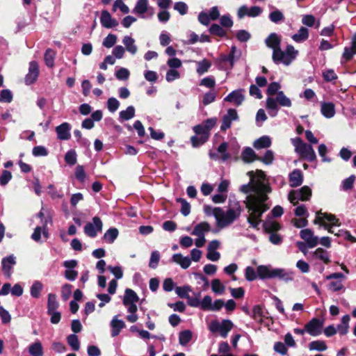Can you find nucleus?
Masks as SVG:
<instances>
[{
	"mask_svg": "<svg viewBox=\"0 0 356 356\" xmlns=\"http://www.w3.org/2000/svg\"><path fill=\"white\" fill-rule=\"evenodd\" d=\"M323 328V321L313 318L307 323L305 324V330L311 336L316 337L322 333Z\"/></svg>",
	"mask_w": 356,
	"mask_h": 356,
	"instance_id": "8",
	"label": "nucleus"
},
{
	"mask_svg": "<svg viewBox=\"0 0 356 356\" xmlns=\"http://www.w3.org/2000/svg\"><path fill=\"white\" fill-rule=\"evenodd\" d=\"M301 238L307 243L309 248H314L318 243L317 236H314L313 232L310 229H302L300 232Z\"/></svg>",
	"mask_w": 356,
	"mask_h": 356,
	"instance_id": "11",
	"label": "nucleus"
},
{
	"mask_svg": "<svg viewBox=\"0 0 356 356\" xmlns=\"http://www.w3.org/2000/svg\"><path fill=\"white\" fill-rule=\"evenodd\" d=\"M251 317L259 324H262L264 314L261 305H257L253 307Z\"/></svg>",
	"mask_w": 356,
	"mask_h": 356,
	"instance_id": "33",
	"label": "nucleus"
},
{
	"mask_svg": "<svg viewBox=\"0 0 356 356\" xmlns=\"http://www.w3.org/2000/svg\"><path fill=\"white\" fill-rule=\"evenodd\" d=\"M207 140V136H197V135H195L191 138V142L193 147H198L204 144Z\"/></svg>",
	"mask_w": 356,
	"mask_h": 356,
	"instance_id": "55",
	"label": "nucleus"
},
{
	"mask_svg": "<svg viewBox=\"0 0 356 356\" xmlns=\"http://www.w3.org/2000/svg\"><path fill=\"white\" fill-rule=\"evenodd\" d=\"M268 47L273 50L280 47L281 39L275 33H270L265 40Z\"/></svg>",
	"mask_w": 356,
	"mask_h": 356,
	"instance_id": "24",
	"label": "nucleus"
},
{
	"mask_svg": "<svg viewBox=\"0 0 356 356\" xmlns=\"http://www.w3.org/2000/svg\"><path fill=\"white\" fill-rule=\"evenodd\" d=\"M70 124L67 122H63L56 127L57 138L61 140H67L70 138Z\"/></svg>",
	"mask_w": 356,
	"mask_h": 356,
	"instance_id": "17",
	"label": "nucleus"
},
{
	"mask_svg": "<svg viewBox=\"0 0 356 356\" xmlns=\"http://www.w3.org/2000/svg\"><path fill=\"white\" fill-rule=\"evenodd\" d=\"M241 158L245 163H250L254 161H258L259 156L252 148L247 147L243 150Z\"/></svg>",
	"mask_w": 356,
	"mask_h": 356,
	"instance_id": "22",
	"label": "nucleus"
},
{
	"mask_svg": "<svg viewBox=\"0 0 356 356\" xmlns=\"http://www.w3.org/2000/svg\"><path fill=\"white\" fill-rule=\"evenodd\" d=\"M111 334L112 337H117L121 332V330L125 327V323L122 320L116 318V316L113 317L111 322Z\"/></svg>",
	"mask_w": 356,
	"mask_h": 356,
	"instance_id": "20",
	"label": "nucleus"
},
{
	"mask_svg": "<svg viewBox=\"0 0 356 356\" xmlns=\"http://www.w3.org/2000/svg\"><path fill=\"white\" fill-rule=\"evenodd\" d=\"M12 177L13 175L10 171L7 170H3L0 177V184L1 186H6L11 180Z\"/></svg>",
	"mask_w": 356,
	"mask_h": 356,
	"instance_id": "63",
	"label": "nucleus"
},
{
	"mask_svg": "<svg viewBox=\"0 0 356 356\" xmlns=\"http://www.w3.org/2000/svg\"><path fill=\"white\" fill-rule=\"evenodd\" d=\"M211 62L204 58L202 60L197 63V72L198 74L202 75L205 72H208L209 69L211 67Z\"/></svg>",
	"mask_w": 356,
	"mask_h": 356,
	"instance_id": "42",
	"label": "nucleus"
},
{
	"mask_svg": "<svg viewBox=\"0 0 356 356\" xmlns=\"http://www.w3.org/2000/svg\"><path fill=\"white\" fill-rule=\"evenodd\" d=\"M241 91L242 90H236L232 91L224 99V101L227 102H234L236 106H240L245 99Z\"/></svg>",
	"mask_w": 356,
	"mask_h": 356,
	"instance_id": "19",
	"label": "nucleus"
},
{
	"mask_svg": "<svg viewBox=\"0 0 356 356\" xmlns=\"http://www.w3.org/2000/svg\"><path fill=\"white\" fill-rule=\"evenodd\" d=\"M234 324L229 319H224L220 323L217 320L212 321L209 325V330L213 333L219 332L220 335L226 338L228 333L232 330Z\"/></svg>",
	"mask_w": 356,
	"mask_h": 356,
	"instance_id": "4",
	"label": "nucleus"
},
{
	"mask_svg": "<svg viewBox=\"0 0 356 356\" xmlns=\"http://www.w3.org/2000/svg\"><path fill=\"white\" fill-rule=\"evenodd\" d=\"M192 291L191 287L189 285H184L183 286H177L175 292L179 297L181 298H188V293Z\"/></svg>",
	"mask_w": 356,
	"mask_h": 356,
	"instance_id": "47",
	"label": "nucleus"
},
{
	"mask_svg": "<svg viewBox=\"0 0 356 356\" xmlns=\"http://www.w3.org/2000/svg\"><path fill=\"white\" fill-rule=\"evenodd\" d=\"M67 341L73 350L78 351L80 348V343L77 335L72 334L67 336Z\"/></svg>",
	"mask_w": 356,
	"mask_h": 356,
	"instance_id": "45",
	"label": "nucleus"
},
{
	"mask_svg": "<svg viewBox=\"0 0 356 356\" xmlns=\"http://www.w3.org/2000/svg\"><path fill=\"white\" fill-rule=\"evenodd\" d=\"M160 260V253L159 251H153L150 256L149 266L151 268L155 269L159 264Z\"/></svg>",
	"mask_w": 356,
	"mask_h": 356,
	"instance_id": "53",
	"label": "nucleus"
},
{
	"mask_svg": "<svg viewBox=\"0 0 356 356\" xmlns=\"http://www.w3.org/2000/svg\"><path fill=\"white\" fill-rule=\"evenodd\" d=\"M355 181V176L350 175L349 177L343 179L340 186L342 191H347L353 188Z\"/></svg>",
	"mask_w": 356,
	"mask_h": 356,
	"instance_id": "46",
	"label": "nucleus"
},
{
	"mask_svg": "<svg viewBox=\"0 0 356 356\" xmlns=\"http://www.w3.org/2000/svg\"><path fill=\"white\" fill-rule=\"evenodd\" d=\"M103 223L102 220L98 216H95L92 218V223L88 222L84 227V233L89 237L95 238L97 232H102Z\"/></svg>",
	"mask_w": 356,
	"mask_h": 356,
	"instance_id": "7",
	"label": "nucleus"
},
{
	"mask_svg": "<svg viewBox=\"0 0 356 356\" xmlns=\"http://www.w3.org/2000/svg\"><path fill=\"white\" fill-rule=\"evenodd\" d=\"M271 145L270 138L268 136H263L254 140L253 147L257 149L268 148Z\"/></svg>",
	"mask_w": 356,
	"mask_h": 356,
	"instance_id": "27",
	"label": "nucleus"
},
{
	"mask_svg": "<svg viewBox=\"0 0 356 356\" xmlns=\"http://www.w3.org/2000/svg\"><path fill=\"white\" fill-rule=\"evenodd\" d=\"M314 224H319L332 233V225H334V215L321 211L316 213V218L314 220Z\"/></svg>",
	"mask_w": 356,
	"mask_h": 356,
	"instance_id": "6",
	"label": "nucleus"
},
{
	"mask_svg": "<svg viewBox=\"0 0 356 356\" xmlns=\"http://www.w3.org/2000/svg\"><path fill=\"white\" fill-rule=\"evenodd\" d=\"M59 307V302L57 300V296L54 293H49L47 298V313H51L56 311Z\"/></svg>",
	"mask_w": 356,
	"mask_h": 356,
	"instance_id": "28",
	"label": "nucleus"
},
{
	"mask_svg": "<svg viewBox=\"0 0 356 356\" xmlns=\"http://www.w3.org/2000/svg\"><path fill=\"white\" fill-rule=\"evenodd\" d=\"M119 232L117 228L112 227L108 229L104 235V239L108 243H113L117 238Z\"/></svg>",
	"mask_w": 356,
	"mask_h": 356,
	"instance_id": "36",
	"label": "nucleus"
},
{
	"mask_svg": "<svg viewBox=\"0 0 356 356\" xmlns=\"http://www.w3.org/2000/svg\"><path fill=\"white\" fill-rule=\"evenodd\" d=\"M119 8L124 14H127L129 12V7L123 2L122 0H116L113 6V11H116Z\"/></svg>",
	"mask_w": 356,
	"mask_h": 356,
	"instance_id": "57",
	"label": "nucleus"
},
{
	"mask_svg": "<svg viewBox=\"0 0 356 356\" xmlns=\"http://www.w3.org/2000/svg\"><path fill=\"white\" fill-rule=\"evenodd\" d=\"M248 175L250 177V182L247 184H243L241 186L240 191L245 194L250 193V192L256 191V185L253 186L252 182L254 177V174L253 171H250L248 172Z\"/></svg>",
	"mask_w": 356,
	"mask_h": 356,
	"instance_id": "29",
	"label": "nucleus"
},
{
	"mask_svg": "<svg viewBox=\"0 0 356 356\" xmlns=\"http://www.w3.org/2000/svg\"><path fill=\"white\" fill-rule=\"evenodd\" d=\"M148 10V0H138L134 12L139 15H143Z\"/></svg>",
	"mask_w": 356,
	"mask_h": 356,
	"instance_id": "31",
	"label": "nucleus"
},
{
	"mask_svg": "<svg viewBox=\"0 0 356 356\" xmlns=\"http://www.w3.org/2000/svg\"><path fill=\"white\" fill-rule=\"evenodd\" d=\"M238 118V115L236 110L234 108H229L227 110V113L222 118L220 130L222 131H225L227 129L231 127L232 121L236 120Z\"/></svg>",
	"mask_w": 356,
	"mask_h": 356,
	"instance_id": "10",
	"label": "nucleus"
},
{
	"mask_svg": "<svg viewBox=\"0 0 356 356\" xmlns=\"http://www.w3.org/2000/svg\"><path fill=\"white\" fill-rule=\"evenodd\" d=\"M16 264L15 258L13 255H10L3 258L1 261L2 271L3 274L8 277L11 276V270L14 265Z\"/></svg>",
	"mask_w": 356,
	"mask_h": 356,
	"instance_id": "15",
	"label": "nucleus"
},
{
	"mask_svg": "<svg viewBox=\"0 0 356 356\" xmlns=\"http://www.w3.org/2000/svg\"><path fill=\"white\" fill-rule=\"evenodd\" d=\"M39 65L37 61L32 60L29 63V72L24 78L26 85H31L34 83L39 76Z\"/></svg>",
	"mask_w": 356,
	"mask_h": 356,
	"instance_id": "9",
	"label": "nucleus"
},
{
	"mask_svg": "<svg viewBox=\"0 0 356 356\" xmlns=\"http://www.w3.org/2000/svg\"><path fill=\"white\" fill-rule=\"evenodd\" d=\"M211 226L209 222L204 221L195 225L191 234L194 236H204V233L209 232Z\"/></svg>",
	"mask_w": 356,
	"mask_h": 356,
	"instance_id": "26",
	"label": "nucleus"
},
{
	"mask_svg": "<svg viewBox=\"0 0 356 356\" xmlns=\"http://www.w3.org/2000/svg\"><path fill=\"white\" fill-rule=\"evenodd\" d=\"M309 348L310 350L318 351H324L327 349V346L323 341L316 340L309 343Z\"/></svg>",
	"mask_w": 356,
	"mask_h": 356,
	"instance_id": "49",
	"label": "nucleus"
},
{
	"mask_svg": "<svg viewBox=\"0 0 356 356\" xmlns=\"http://www.w3.org/2000/svg\"><path fill=\"white\" fill-rule=\"evenodd\" d=\"M298 195V199L301 201H307L310 199L312 192V189L307 186H302L298 191H297Z\"/></svg>",
	"mask_w": 356,
	"mask_h": 356,
	"instance_id": "38",
	"label": "nucleus"
},
{
	"mask_svg": "<svg viewBox=\"0 0 356 356\" xmlns=\"http://www.w3.org/2000/svg\"><path fill=\"white\" fill-rule=\"evenodd\" d=\"M29 351L32 356H42L43 348L42 343L40 341L32 343L29 348Z\"/></svg>",
	"mask_w": 356,
	"mask_h": 356,
	"instance_id": "37",
	"label": "nucleus"
},
{
	"mask_svg": "<svg viewBox=\"0 0 356 356\" xmlns=\"http://www.w3.org/2000/svg\"><path fill=\"white\" fill-rule=\"evenodd\" d=\"M193 334L189 330L181 331L179 334V342L181 346H186L192 339Z\"/></svg>",
	"mask_w": 356,
	"mask_h": 356,
	"instance_id": "35",
	"label": "nucleus"
},
{
	"mask_svg": "<svg viewBox=\"0 0 356 356\" xmlns=\"http://www.w3.org/2000/svg\"><path fill=\"white\" fill-rule=\"evenodd\" d=\"M349 321L350 316L348 315L343 316L341 323L337 326V330L341 334H345L348 332Z\"/></svg>",
	"mask_w": 356,
	"mask_h": 356,
	"instance_id": "48",
	"label": "nucleus"
},
{
	"mask_svg": "<svg viewBox=\"0 0 356 356\" xmlns=\"http://www.w3.org/2000/svg\"><path fill=\"white\" fill-rule=\"evenodd\" d=\"M123 44L125 45L127 51L131 54H135L137 52V47L135 45V40L131 36L126 35L122 40Z\"/></svg>",
	"mask_w": 356,
	"mask_h": 356,
	"instance_id": "30",
	"label": "nucleus"
},
{
	"mask_svg": "<svg viewBox=\"0 0 356 356\" xmlns=\"http://www.w3.org/2000/svg\"><path fill=\"white\" fill-rule=\"evenodd\" d=\"M281 88V86L277 82H272L270 83L267 88L266 94L268 96H273L275 94L277 95V92H280L279 90Z\"/></svg>",
	"mask_w": 356,
	"mask_h": 356,
	"instance_id": "59",
	"label": "nucleus"
},
{
	"mask_svg": "<svg viewBox=\"0 0 356 356\" xmlns=\"http://www.w3.org/2000/svg\"><path fill=\"white\" fill-rule=\"evenodd\" d=\"M245 277L248 281L252 282L257 279L258 277L257 273L251 266L246 267L245 270Z\"/></svg>",
	"mask_w": 356,
	"mask_h": 356,
	"instance_id": "60",
	"label": "nucleus"
},
{
	"mask_svg": "<svg viewBox=\"0 0 356 356\" xmlns=\"http://www.w3.org/2000/svg\"><path fill=\"white\" fill-rule=\"evenodd\" d=\"M300 157L309 162H312L316 159L315 152L311 145L305 143L301 149L298 152Z\"/></svg>",
	"mask_w": 356,
	"mask_h": 356,
	"instance_id": "14",
	"label": "nucleus"
},
{
	"mask_svg": "<svg viewBox=\"0 0 356 356\" xmlns=\"http://www.w3.org/2000/svg\"><path fill=\"white\" fill-rule=\"evenodd\" d=\"M209 31L211 35H216L218 37L222 38L227 35L226 31H225L222 26L217 24H213L210 26Z\"/></svg>",
	"mask_w": 356,
	"mask_h": 356,
	"instance_id": "43",
	"label": "nucleus"
},
{
	"mask_svg": "<svg viewBox=\"0 0 356 356\" xmlns=\"http://www.w3.org/2000/svg\"><path fill=\"white\" fill-rule=\"evenodd\" d=\"M242 209L238 202L235 203V208L229 209L225 212L220 207L213 209V216L216 219L218 227L223 228L232 224L241 213Z\"/></svg>",
	"mask_w": 356,
	"mask_h": 356,
	"instance_id": "1",
	"label": "nucleus"
},
{
	"mask_svg": "<svg viewBox=\"0 0 356 356\" xmlns=\"http://www.w3.org/2000/svg\"><path fill=\"white\" fill-rule=\"evenodd\" d=\"M100 22L103 27L111 29L118 25V22L113 18L110 13L107 10H102L100 17Z\"/></svg>",
	"mask_w": 356,
	"mask_h": 356,
	"instance_id": "13",
	"label": "nucleus"
},
{
	"mask_svg": "<svg viewBox=\"0 0 356 356\" xmlns=\"http://www.w3.org/2000/svg\"><path fill=\"white\" fill-rule=\"evenodd\" d=\"M277 104L281 106H291V101L284 95L283 91L277 92L276 99L269 97L266 99V108L268 110L277 111L278 110Z\"/></svg>",
	"mask_w": 356,
	"mask_h": 356,
	"instance_id": "5",
	"label": "nucleus"
},
{
	"mask_svg": "<svg viewBox=\"0 0 356 356\" xmlns=\"http://www.w3.org/2000/svg\"><path fill=\"white\" fill-rule=\"evenodd\" d=\"M65 161L70 165H74L76 163V153L74 149H70L65 155Z\"/></svg>",
	"mask_w": 356,
	"mask_h": 356,
	"instance_id": "50",
	"label": "nucleus"
},
{
	"mask_svg": "<svg viewBox=\"0 0 356 356\" xmlns=\"http://www.w3.org/2000/svg\"><path fill=\"white\" fill-rule=\"evenodd\" d=\"M56 52L52 49L48 48L44 55V60L46 65L50 68L54 66Z\"/></svg>",
	"mask_w": 356,
	"mask_h": 356,
	"instance_id": "32",
	"label": "nucleus"
},
{
	"mask_svg": "<svg viewBox=\"0 0 356 356\" xmlns=\"http://www.w3.org/2000/svg\"><path fill=\"white\" fill-rule=\"evenodd\" d=\"M117 41V36L109 33L103 41V45L106 48H111L115 45Z\"/></svg>",
	"mask_w": 356,
	"mask_h": 356,
	"instance_id": "58",
	"label": "nucleus"
},
{
	"mask_svg": "<svg viewBox=\"0 0 356 356\" xmlns=\"http://www.w3.org/2000/svg\"><path fill=\"white\" fill-rule=\"evenodd\" d=\"M355 54H356V34L354 35L351 47L350 48H346L344 49L343 58L346 60H348Z\"/></svg>",
	"mask_w": 356,
	"mask_h": 356,
	"instance_id": "39",
	"label": "nucleus"
},
{
	"mask_svg": "<svg viewBox=\"0 0 356 356\" xmlns=\"http://www.w3.org/2000/svg\"><path fill=\"white\" fill-rule=\"evenodd\" d=\"M212 305V298L210 296H205L200 302V307L202 310L208 311L211 309Z\"/></svg>",
	"mask_w": 356,
	"mask_h": 356,
	"instance_id": "64",
	"label": "nucleus"
},
{
	"mask_svg": "<svg viewBox=\"0 0 356 356\" xmlns=\"http://www.w3.org/2000/svg\"><path fill=\"white\" fill-rule=\"evenodd\" d=\"M257 275L261 280L273 279L277 277L286 282L292 280L284 269L271 268L270 266L260 265L257 268Z\"/></svg>",
	"mask_w": 356,
	"mask_h": 356,
	"instance_id": "2",
	"label": "nucleus"
},
{
	"mask_svg": "<svg viewBox=\"0 0 356 356\" xmlns=\"http://www.w3.org/2000/svg\"><path fill=\"white\" fill-rule=\"evenodd\" d=\"M172 261L179 264L183 269L188 268L191 264V259L188 257H184L181 253L174 254Z\"/></svg>",
	"mask_w": 356,
	"mask_h": 356,
	"instance_id": "21",
	"label": "nucleus"
},
{
	"mask_svg": "<svg viewBox=\"0 0 356 356\" xmlns=\"http://www.w3.org/2000/svg\"><path fill=\"white\" fill-rule=\"evenodd\" d=\"M129 71L124 67H121L115 72V76L118 80H127L129 79Z\"/></svg>",
	"mask_w": 356,
	"mask_h": 356,
	"instance_id": "62",
	"label": "nucleus"
},
{
	"mask_svg": "<svg viewBox=\"0 0 356 356\" xmlns=\"http://www.w3.org/2000/svg\"><path fill=\"white\" fill-rule=\"evenodd\" d=\"M269 18L271 22L274 23H278L284 19V15L279 10L271 12L269 15Z\"/></svg>",
	"mask_w": 356,
	"mask_h": 356,
	"instance_id": "61",
	"label": "nucleus"
},
{
	"mask_svg": "<svg viewBox=\"0 0 356 356\" xmlns=\"http://www.w3.org/2000/svg\"><path fill=\"white\" fill-rule=\"evenodd\" d=\"M309 38L308 29L304 26H302L298 32L292 36L294 41L297 42H304Z\"/></svg>",
	"mask_w": 356,
	"mask_h": 356,
	"instance_id": "34",
	"label": "nucleus"
},
{
	"mask_svg": "<svg viewBox=\"0 0 356 356\" xmlns=\"http://www.w3.org/2000/svg\"><path fill=\"white\" fill-rule=\"evenodd\" d=\"M13 94L8 89H3L0 92V102L10 103L13 101Z\"/></svg>",
	"mask_w": 356,
	"mask_h": 356,
	"instance_id": "56",
	"label": "nucleus"
},
{
	"mask_svg": "<svg viewBox=\"0 0 356 356\" xmlns=\"http://www.w3.org/2000/svg\"><path fill=\"white\" fill-rule=\"evenodd\" d=\"M272 58L275 63H283L284 65H288L291 63V59L286 56L285 52L281 49L280 47L273 49Z\"/></svg>",
	"mask_w": 356,
	"mask_h": 356,
	"instance_id": "18",
	"label": "nucleus"
},
{
	"mask_svg": "<svg viewBox=\"0 0 356 356\" xmlns=\"http://www.w3.org/2000/svg\"><path fill=\"white\" fill-rule=\"evenodd\" d=\"M321 113L327 118L334 116V104L333 103H323L321 105Z\"/></svg>",
	"mask_w": 356,
	"mask_h": 356,
	"instance_id": "40",
	"label": "nucleus"
},
{
	"mask_svg": "<svg viewBox=\"0 0 356 356\" xmlns=\"http://www.w3.org/2000/svg\"><path fill=\"white\" fill-rule=\"evenodd\" d=\"M211 289L214 293L222 294L225 291V286L219 279H214L211 282Z\"/></svg>",
	"mask_w": 356,
	"mask_h": 356,
	"instance_id": "52",
	"label": "nucleus"
},
{
	"mask_svg": "<svg viewBox=\"0 0 356 356\" xmlns=\"http://www.w3.org/2000/svg\"><path fill=\"white\" fill-rule=\"evenodd\" d=\"M43 289V284L40 281H35L32 284L30 290L31 295L34 298H38L40 295V292Z\"/></svg>",
	"mask_w": 356,
	"mask_h": 356,
	"instance_id": "41",
	"label": "nucleus"
},
{
	"mask_svg": "<svg viewBox=\"0 0 356 356\" xmlns=\"http://www.w3.org/2000/svg\"><path fill=\"white\" fill-rule=\"evenodd\" d=\"M139 297L137 293L131 289H126L123 298V305L127 306L130 303H136L138 302Z\"/></svg>",
	"mask_w": 356,
	"mask_h": 356,
	"instance_id": "23",
	"label": "nucleus"
},
{
	"mask_svg": "<svg viewBox=\"0 0 356 356\" xmlns=\"http://www.w3.org/2000/svg\"><path fill=\"white\" fill-rule=\"evenodd\" d=\"M256 195H248L246 198V202H251L252 204L263 206H269L266 202L268 200V196L265 193H261L259 191H255Z\"/></svg>",
	"mask_w": 356,
	"mask_h": 356,
	"instance_id": "12",
	"label": "nucleus"
},
{
	"mask_svg": "<svg viewBox=\"0 0 356 356\" xmlns=\"http://www.w3.org/2000/svg\"><path fill=\"white\" fill-rule=\"evenodd\" d=\"M245 207L250 212L247 218L248 222L254 229H259V225L262 222L263 214L270 209V206L257 205L251 202L245 201Z\"/></svg>",
	"mask_w": 356,
	"mask_h": 356,
	"instance_id": "3",
	"label": "nucleus"
},
{
	"mask_svg": "<svg viewBox=\"0 0 356 356\" xmlns=\"http://www.w3.org/2000/svg\"><path fill=\"white\" fill-rule=\"evenodd\" d=\"M289 185L292 188L300 186L303 181V175L300 170L295 169L289 175Z\"/></svg>",
	"mask_w": 356,
	"mask_h": 356,
	"instance_id": "16",
	"label": "nucleus"
},
{
	"mask_svg": "<svg viewBox=\"0 0 356 356\" xmlns=\"http://www.w3.org/2000/svg\"><path fill=\"white\" fill-rule=\"evenodd\" d=\"M135 115V108L133 106H129L126 110L120 112V118L122 120H129Z\"/></svg>",
	"mask_w": 356,
	"mask_h": 356,
	"instance_id": "44",
	"label": "nucleus"
},
{
	"mask_svg": "<svg viewBox=\"0 0 356 356\" xmlns=\"http://www.w3.org/2000/svg\"><path fill=\"white\" fill-rule=\"evenodd\" d=\"M177 202L181 204V213L184 216H187L191 212L190 204L184 198L179 197L177 199Z\"/></svg>",
	"mask_w": 356,
	"mask_h": 356,
	"instance_id": "51",
	"label": "nucleus"
},
{
	"mask_svg": "<svg viewBox=\"0 0 356 356\" xmlns=\"http://www.w3.org/2000/svg\"><path fill=\"white\" fill-rule=\"evenodd\" d=\"M274 160V154L272 150H267L264 156H259L258 161L263 162L266 165H270Z\"/></svg>",
	"mask_w": 356,
	"mask_h": 356,
	"instance_id": "54",
	"label": "nucleus"
},
{
	"mask_svg": "<svg viewBox=\"0 0 356 356\" xmlns=\"http://www.w3.org/2000/svg\"><path fill=\"white\" fill-rule=\"evenodd\" d=\"M263 228L268 234L275 233L282 229V225L277 221H266L263 222Z\"/></svg>",
	"mask_w": 356,
	"mask_h": 356,
	"instance_id": "25",
	"label": "nucleus"
}]
</instances>
